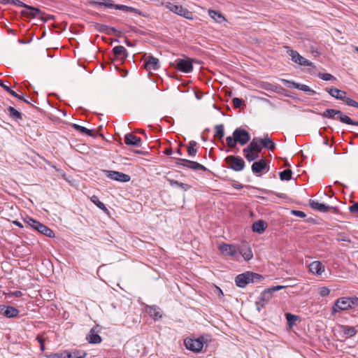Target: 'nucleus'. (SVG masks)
<instances>
[{
    "label": "nucleus",
    "instance_id": "obj_1",
    "mask_svg": "<svg viewBox=\"0 0 358 358\" xmlns=\"http://www.w3.org/2000/svg\"><path fill=\"white\" fill-rule=\"evenodd\" d=\"M250 140V134L245 129L238 127L232 134V136L226 138V143L229 148H234L238 143L241 145L247 144Z\"/></svg>",
    "mask_w": 358,
    "mask_h": 358
},
{
    "label": "nucleus",
    "instance_id": "obj_2",
    "mask_svg": "<svg viewBox=\"0 0 358 358\" xmlns=\"http://www.w3.org/2000/svg\"><path fill=\"white\" fill-rule=\"evenodd\" d=\"M325 91L336 99L343 101L348 106L358 108V102L350 97H347L346 92L345 91L338 90L335 87L326 88Z\"/></svg>",
    "mask_w": 358,
    "mask_h": 358
},
{
    "label": "nucleus",
    "instance_id": "obj_3",
    "mask_svg": "<svg viewBox=\"0 0 358 358\" xmlns=\"http://www.w3.org/2000/svg\"><path fill=\"white\" fill-rule=\"evenodd\" d=\"M25 222L29 226H30L31 228L36 230L41 234L50 238L55 236L54 231L47 226L41 223L40 222L31 217H27L25 220Z\"/></svg>",
    "mask_w": 358,
    "mask_h": 358
},
{
    "label": "nucleus",
    "instance_id": "obj_4",
    "mask_svg": "<svg viewBox=\"0 0 358 358\" xmlns=\"http://www.w3.org/2000/svg\"><path fill=\"white\" fill-rule=\"evenodd\" d=\"M24 8H26V10H23L21 11V15L24 17L31 18L38 17L44 22H46L49 19H50V17H45V13L37 8L26 4Z\"/></svg>",
    "mask_w": 358,
    "mask_h": 358
},
{
    "label": "nucleus",
    "instance_id": "obj_5",
    "mask_svg": "<svg viewBox=\"0 0 358 358\" xmlns=\"http://www.w3.org/2000/svg\"><path fill=\"white\" fill-rule=\"evenodd\" d=\"M228 167L235 171H241L244 169L245 163L239 156L229 155L225 158Z\"/></svg>",
    "mask_w": 358,
    "mask_h": 358
},
{
    "label": "nucleus",
    "instance_id": "obj_6",
    "mask_svg": "<svg viewBox=\"0 0 358 358\" xmlns=\"http://www.w3.org/2000/svg\"><path fill=\"white\" fill-rule=\"evenodd\" d=\"M329 118L339 120L342 123L358 126V122L354 121L350 117L343 113L339 110L329 108Z\"/></svg>",
    "mask_w": 358,
    "mask_h": 358
},
{
    "label": "nucleus",
    "instance_id": "obj_7",
    "mask_svg": "<svg viewBox=\"0 0 358 358\" xmlns=\"http://www.w3.org/2000/svg\"><path fill=\"white\" fill-rule=\"evenodd\" d=\"M166 6L170 11L186 19L192 20L194 18L193 13L180 5L169 3Z\"/></svg>",
    "mask_w": 358,
    "mask_h": 358
},
{
    "label": "nucleus",
    "instance_id": "obj_8",
    "mask_svg": "<svg viewBox=\"0 0 358 358\" xmlns=\"http://www.w3.org/2000/svg\"><path fill=\"white\" fill-rule=\"evenodd\" d=\"M351 308L348 297H341L338 298L332 306L331 315H335L338 311L346 310Z\"/></svg>",
    "mask_w": 358,
    "mask_h": 358
},
{
    "label": "nucleus",
    "instance_id": "obj_9",
    "mask_svg": "<svg viewBox=\"0 0 358 358\" xmlns=\"http://www.w3.org/2000/svg\"><path fill=\"white\" fill-rule=\"evenodd\" d=\"M105 176L115 181L127 182L131 180V177L122 172L116 171H109V170H103Z\"/></svg>",
    "mask_w": 358,
    "mask_h": 358
},
{
    "label": "nucleus",
    "instance_id": "obj_10",
    "mask_svg": "<svg viewBox=\"0 0 358 358\" xmlns=\"http://www.w3.org/2000/svg\"><path fill=\"white\" fill-rule=\"evenodd\" d=\"M176 164L178 166H182L189 168V169L194 170V171H199V170H201L203 171H208V169L206 166H203L202 164H201L196 162L191 161V160L186 159H181V158L178 159L177 162H176Z\"/></svg>",
    "mask_w": 358,
    "mask_h": 358
},
{
    "label": "nucleus",
    "instance_id": "obj_11",
    "mask_svg": "<svg viewBox=\"0 0 358 358\" xmlns=\"http://www.w3.org/2000/svg\"><path fill=\"white\" fill-rule=\"evenodd\" d=\"M272 296L273 294L268 288L261 292L257 298V301L255 302L257 310L260 311L268 303Z\"/></svg>",
    "mask_w": 358,
    "mask_h": 358
},
{
    "label": "nucleus",
    "instance_id": "obj_12",
    "mask_svg": "<svg viewBox=\"0 0 358 358\" xmlns=\"http://www.w3.org/2000/svg\"><path fill=\"white\" fill-rule=\"evenodd\" d=\"M176 68L183 73H189L193 70V64L189 58L178 59L176 60Z\"/></svg>",
    "mask_w": 358,
    "mask_h": 358
},
{
    "label": "nucleus",
    "instance_id": "obj_13",
    "mask_svg": "<svg viewBox=\"0 0 358 358\" xmlns=\"http://www.w3.org/2000/svg\"><path fill=\"white\" fill-rule=\"evenodd\" d=\"M184 343L187 350L196 352H200L203 346L202 338H186Z\"/></svg>",
    "mask_w": 358,
    "mask_h": 358
},
{
    "label": "nucleus",
    "instance_id": "obj_14",
    "mask_svg": "<svg viewBox=\"0 0 358 358\" xmlns=\"http://www.w3.org/2000/svg\"><path fill=\"white\" fill-rule=\"evenodd\" d=\"M99 327L98 325L92 327L89 334L87 336L86 339L90 344H99L102 341L101 337L99 334Z\"/></svg>",
    "mask_w": 358,
    "mask_h": 358
},
{
    "label": "nucleus",
    "instance_id": "obj_15",
    "mask_svg": "<svg viewBox=\"0 0 358 358\" xmlns=\"http://www.w3.org/2000/svg\"><path fill=\"white\" fill-rule=\"evenodd\" d=\"M262 150V143L260 138H254L250 144L245 148L243 151V152H257L260 153Z\"/></svg>",
    "mask_w": 358,
    "mask_h": 358
},
{
    "label": "nucleus",
    "instance_id": "obj_16",
    "mask_svg": "<svg viewBox=\"0 0 358 358\" xmlns=\"http://www.w3.org/2000/svg\"><path fill=\"white\" fill-rule=\"evenodd\" d=\"M219 250L226 256L236 257L237 255L236 246L231 244L222 243L220 245Z\"/></svg>",
    "mask_w": 358,
    "mask_h": 358
},
{
    "label": "nucleus",
    "instance_id": "obj_17",
    "mask_svg": "<svg viewBox=\"0 0 358 358\" xmlns=\"http://www.w3.org/2000/svg\"><path fill=\"white\" fill-rule=\"evenodd\" d=\"M143 66L146 70H157L160 67L158 59L152 55L145 57Z\"/></svg>",
    "mask_w": 358,
    "mask_h": 358
},
{
    "label": "nucleus",
    "instance_id": "obj_18",
    "mask_svg": "<svg viewBox=\"0 0 358 358\" xmlns=\"http://www.w3.org/2000/svg\"><path fill=\"white\" fill-rule=\"evenodd\" d=\"M309 205L311 208L316 210L317 211L322 212V213L328 212L331 209H334V210H336V208L327 206L324 203H319L317 201L313 200V199L309 200Z\"/></svg>",
    "mask_w": 358,
    "mask_h": 358
},
{
    "label": "nucleus",
    "instance_id": "obj_19",
    "mask_svg": "<svg viewBox=\"0 0 358 358\" xmlns=\"http://www.w3.org/2000/svg\"><path fill=\"white\" fill-rule=\"evenodd\" d=\"M308 267L310 272L317 275H321L325 271L324 266L320 261L311 262Z\"/></svg>",
    "mask_w": 358,
    "mask_h": 358
},
{
    "label": "nucleus",
    "instance_id": "obj_20",
    "mask_svg": "<svg viewBox=\"0 0 358 358\" xmlns=\"http://www.w3.org/2000/svg\"><path fill=\"white\" fill-rule=\"evenodd\" d=\"M124 143L127 145L141 147V139L132 133L127 134L124 136Z\"/></svg>",
    "mask_w": 358,
    "mask_h": 358
},
{
    "label": "nucleus",
    "instance_id": "obj_21",
    "mask_svg": "<svg viewBox=\"0 0 358 358\" xmlns=\"http://www.w3.org/2000/svg\"><path fill=\"white\" fill-rule=\"evenodd\" d=\"M247 274L248 271L239 274L235 278L236 286L243 288L250 283V278Z\"/></svg>",
    "mask_w": 358,
    "mask_h": 358
},
{
    "label": "nucleus",
    "instance_id": "obj_22",
    "mask_svg": "<svg viewBox=\"0 0 358 358\" xmlns=\"http://www.w3.org/2000/svg\"><path fill=\"white\" fill-rule=\"evenodd\" d=\"M113 52L117 59L124 60L127 56V51L124 46L117 45L113 48Z\"/></svg>",
    "mask_w": 358,
    "mask_h": 358
},
{
    "label": "nucleus",
    "instance_id": "obj_23",
    "mask_svg": "<svg viewBox=\"0 0 358 358\" xmlns=\"http://www.w3.org/2000/svg\"><path fill=\"white\" fill-rule=\"evenodd\" d=\"M266 162L264 159H261L252 164L251 169L254 173H259L266 168Z\"/></svg>",
    "mask_w": 358,
    "mask_h": 358
},
{
    "label": "nucleus",
    "instance_id": "obj_24",
    "mask_svg": "<svg viewBox=\"0 0 358 358\" xmlns=\"http://www.w3.org/2000/svg\"><path fill=\"white\" fill-rule=\"evenodd\" d=\"M267 227V224L263 220H257L252 225V229L254 232L262 234L264 232Z\"/></svg>",
    "mask_w": 358,
    "mask_h": 358
},
{
    "label": "nucleus",
    "instance_id": "obj_25",
    "mask_svg": "<svg viewBox=\"0 0 358 358\" xmlns=\"http://www.w3.org/2000/svg\"><path fill=\"white\" fill-rule=\"evenodd\" d=\"M262 147H264L269 150H273L275 148V143L273 140L267 136L264 138H260Z\"/></svg>",
    "mask_w": 358,
    "mask_h": 358
},
{
    "label": "nucleus",
    "instance_id": "obj_26",
    "mask_svg": "<svg viewBox=\"0 0 358 358\" xmlns=\"http://www.w3.org/2000/svg\"><path fill=\"white\" fill-rule=\"evenodd\" d=\"M168 181L171 187H177L182 189L184 192L189 190L191 186L187 183H183L173 179H168Z\"/></svg>",
    "mask_w": 358,
    "mask_h": 358
},
{
    "label": "nucleus",
    "instance_id": "obj_27",
    "mask_svg": "<svg viewBox=\"0 0 358 358\" xmlns=\"http://www.w3.org/2000/svg\"><path fill=\"white\" fill-rule=\"evenodd\" d=\"M20 311L15 307L7 306L3 312V315L8 318H13L19 315Z\"/></svg>",
    "mask_w": 358,
    "mask_h": 358
},
{
    "label": "nucleus",
    "instance_id": "obj_28",
    "mask_svg": "<svg viewBox=\"0 0 358 358\" xmlns=\"http://www.w3.org/2000/svg\"><path fill=\"white\" fill-rule=\"evenodd\" d=\"M9 117L15 121L22 120V114L12 106L8 108Z\"/></svg>",
    "mask_w": 358,
    "mask_h": 358
},
{
    "label": "nucleus",
    "instance_id": "obj_29",
    "mask_svg": "<svg viewBox=\"0 0 358 358\" xmlns=\"http://www.w3.org/2000/svg\"><path fill=\"white\" fill-rule=\"evenodd\" d=\"M91 4L108 8H113L114 6V3H113L111 0H91Z\"/></svg>",
    "mask_w": 358,
    "mask_h": 358
},
{
    "label": "nucleus",
    "instance_id": "obj_30",
    "mask_svg": "<svg viewBox=\"0 0 358 358\" xmlns=\"http://www.w3.org/2000/svg\"><path fill=\"white\" fill-rule=\"evenodd\" d=\"M285 48L287 50L286 52L287 55L291 57L292 60L298 64L300 58H301V55H300L297 51L291 49L289 46H285Z\"/></svg>",
    "mask_w": 358,
    "mask_h": 358
},
{
    "label": "nucleus",
    "instance_id": "obj_31",
    "mask_svg": "<svg viewBox=\"0 0 358 358\" xmlns=\"http://www.w3.org/2000/svg\"><path fill=\"white\" fill-rule=\"evenodd\" d=\"M0 86L4 89L7 92H8L13 96L18 99H22V96L17 94L15 91L10 88V86L8 84H6L5 82L0 79Z\"/></svg>",
    "mask_w": 358,
    "mask_h": 358
},
{
    "label": "nucleus",
    "instance_id": "obj_32",
    "mask_svg": "<svg viewBox=\"0 0 358 358\" xmlns=\"http://www.w3.org/2000/svg\"><path fill=\"white\" fill-rule=\"evenodd\" d=\"M342 331L343 334L347 336V337H352L357 334V330L354 327H350L348 325H342L341 327Z\"/></svg>",
    "mask_w": 358,
    "mask_h": 358
},
{
    "label": "nucleus",
    "instance_id": "obj_33",
    "mask_svg": "<svg viewBox=\"0 0 358 358\" xmlns=\"http://www.w3.org/2000/svg\"><path fill=\"white\" fill-rule=\"evenodd\" d=\"M72 127L80 133L85 134L89 136H94V132L92 130L88 129L85 127L80 126L77 124H73Z\"/></svg>",
    "mask_w": 358,
    "mask_h": 358
},
{
    "label": "nucleus",
    "instance_id": "obj_34",
    "mask_svg": "<svg viewBox=\"0 0 358 358\" xmlns=\"http://www.w3.org/2000/svg\"><path fill=\"white\" fill-rule=\"evenodd\" d=\"M209 15L211 18H213L215 22L218 23H221L225 20L224 16L219 12L209 10Z\"/></svg>",
    "mask_w": 358,
    "mask_h": 358
},
{
    "label": "nucleus",
    "instance_id": "obj_35",
    "mask_svg": "<svg viewBox=\"0 0 358 358\" xmlns=\"http://www.w3.org/2000/svg\"><path fill=\"white\" fill-rule=\"evenodd\" d=\"M285 317H286V320H287V325L289 327H292L294 325H295L296 322L297 320H299V316L293 315V314L289 313H287L285 314Z\"/></svg>",
    "mask_w": 358,
    "mask_h": 358
},
{
    "label": "nucleus",
    "instance_id": "obj_36",
    "mask_svg": "<svg viewBox=\"0 0 358 358\" xmlns=\"http://www.w3.org/2000/svg\"><path fill=\"white\" fill-rule=\"evenodd\" d=\"M197 143L195 141H190L187 146V153L190 157H194L196 155Z\"/></svg>",
    "mask_w": 358,
    "mask_h": 358
},
{
    "label": "nucleus",
    "instance_id": "obj_37",
    "mask_svg": "<svg viewBox=\"0 0 358 358\" xmlns=\"http://www.w3.org/2000/svg\"><path fill=\"white\" fill-rule=\"evenodd\" d=\"M247 275L250 278V283L259 282L264 279V277L263 275L251 271H248V274Z\"/></svg>",
    "mask_w": 358,
    "mask_h": 358
},
{
    "label": "nucleus",
    "instance_id": "obj_38",
    "mask_svg": "<svg viewBox=\"0 0 358 358\" xmlns=\"http://www.w3.org/2000/svg\"><path fill=\"white\" fill-rule=\"evenodd\" d=\"M148 313L155 320L162 317V315L159 311V308L156 306H150L148 308Z\"/></svg>",
    "mask_w": 358,
    "mask_h": 358
},
{
    "label": "nucleus",
    "instance_id": "obj_39",
    "mask_svg": "<svg viewBox=\"0 0 358 358\" xmlns=\"http://www.w3.org/2000/svg\"><path fill=\"white\" fill-rule=\"evenodd\" d=\"M224 136V129L223 124H217L215 127V138L222 139Z\"/></svg>",
    "mask_w": 358,
    "mask_h": 358
},
{
    "label": "nucleus",
    "instance_id": "obj_40",
    "mask_svg": "<svg viewBox=\"0 0 358 358\" xmlns=\"http://www.w3.org/2000/svg\"><path fill=\"white\" fill-rule=\"evenodd\" d=\"M292 171L291 169H285L279 173L281 180H289L292 178Z\"/></svg>",
    "mask_w": 358,
    "mask_h": 358
},
{
    "label": "nucleus",
    "instance_id": "obj_41",
    "mask_svg": "<svg viewBox=\"0 0 358 358\" xmlns=\"http://www.w3.org/2000/svg\"><path fill=\"white\" fill-rule=\"evenodd\" d=\"M297 89L307 93L308 95H310V96L316 94V92L315 90H312L308 85H304V84L299 83Z\"/></svg>",
    "mask_w": 358,
    "mask_h": 358
},
{
    "label": "nucleus",
    "instance_id": "obj_42",
    "mask_svg": "<svg viewBox=\"0 0 358 358\" xmlns=\"http://www.w3.org/2000/svg\"><path fill=\"white\" fill-rule=\"evenodd\" d=\"M91 201L93 203H94L99 208L103 210L105 212L108 211V209L106 208V207L105 206L103 203H102L101 201H99L98 196L93 195L91 197Z\"/></svg>",
    "mask_w": 358,
    "mask_h": 358
},
{
    "label": "nucleus",
    "instance_id": "obj_43",
    "mask_svg": "<svg viewBox=\"0 0 358 358\" xmlns=\"http://www.w3.org/2000/svg\"><path fill=\"white\" fill-rule=\"evenodd\" d=\"M245 155V158L248 161V162H252L254 160H255L256 159H257L259 157V153H257V152H244Z\"/></svg>",
    "mask_w": 358,
    "mask_h": 358
},
{
    "label": "nucleus",
    "instance_id": "obj_44",
    "mask_svg": "<svg viewBox=\"0 0 358 358\" xmlns=\"http://www.w3.org/2000/svg\"><path fill=\"white\" fill-rule=\"evenodd\" d=\"M318 76L322 80H326V81L336 80V78L334 76H332L331 74L328 73H320L318 74Z\"/></svg>",
    "mask_w": 358,
    "mask_h": 358
},
{
    "label": "nucleus",
    "instance_id": "obj_45",
    "mask_svg": "<svg viewBox=\"0 0 358 358\" xmlns=\"http://www.w3.org/2000/svg\"><path fill=\"white\" fill-rule=\"evenodd\" d=\"M282 83L287 87H289V88H294V89H297V87H298V84L297 83H295L294 81H292V80H286V79H282Z\"/></svg>",
    "mask_w": 358,
    "mask_h": 358
},
{
    "label": "nucleus",
    "instance_id": "obj_46",
    "mask_svg": "<svg viewBox=\"0 0 358 358\" xmlns=\"http://www.w3.org/2000/svg\"><path fill=\"white\" fill-rule=\"evenodd\" d=\"M71 352L73 358H84L87 355V352L80 350H75Z\"/></svg>",
    "mask_w": 358,
    "mask_h": 358
},
{
    "label": "nucleus",
    "instance_id": "obj_47",
    "mask_svg": "<svg viewBox=\"0 0 358 358\" xmlns=\"http://www.w3.org/2000/svg\"><path fill=\"white\" fill-rule=\"evenodd\" d=\"M94 29L96 31L106 34L107 25L103 24L96 23L94 24Z\"/></svg>",
    "mask_w": 358,
    "mask_h": 358
},
{
    "label": "nucleus",
    "instance_id": "obj_48",
    "mask_svg": "<svg viewBox=\"0 0 358 358\" xmlns=\"http://www.w3.org/2000/svg\"><path fill=\"white\" fill-rule=\"evenodd\" d=\"M298 64L301 66H314L313 63L301 56Z\"/></svg>",
    "mask_w": 358,
    "mask_h": 358
},
{
    "label": "nucleus",
    "instance_id": "obj_49",
    "mask_svg": "<svg viewBox=\"0 0 358 358\" xmlns=\"http://www.w3.org/2000/svg\"><path fill=\"white\" fill-rule=\"evenodd\" d=\"M262 192L264 193H265V194H274V195H275L278 197L281 198V199H286L287 198L286 194H285L283 193H276V192H274L273 191L266 190V189H264V190H262Z\"/></svg>",
    "mask_w": 358,
    "mask_h": 358
},
{
    "label": "nucleus",
    "instance_id": "obj_50",
    "mask_svg": "<svg viewBox=\"0 0 358 358\" xmlns=\"http://www.w3.org/2000/svg\"><path fill=\"white\" fill-rule=\"evenodd\" d=\"M330 289L327 287H322L320 288L319 294L321 296H327L329 294Z\"/></svg>",
    "mask_w": 358,
    "mask_h": 358
},
{
    "label": "nucleus",
    "instance_id": "obj_51",
    "mask_svg": "<svg viewBox=\"0 0 358 358\" xmlns=\"http://www.w3.org/2000/svg\"><path fill=\"white\" fill-rule=\"evenodd\" d=\"M242 256L245 261H249L252 258L253 254L251 250L248 249L247 251L242 254Z\"/></svg>",
    "mask_w": 358,
    "mask_h": 358
},
{
    "label": "nucleus",
    "instance_id": "obj_52",
    "mask_svg": "<svg viewBox=\"0 0 358 358\" xmlns=\"http://www.w3.org/2000/svg\"><path fill=\"white\" fill-rule=\"evenodd\" d=\"M233 105L235 108H240L243 104V100L241 99L235 97L232 99Z\"/></svg>",
    "mask_w": 358,
    "mask_h": 358
},
{
    "label": "nucleus",
    "instance_id": "obj_53",
    "mask_svg": "<svg viewBox=\"0 0 358 358\" xmlns=\"http://www.w3.org/2000/svg\"><path fill=\"white\" fill-rule=\"evenodd\" d=\"M348 300L350 301V304L352 308L354 306H358V297H357L355 296H352V297H348Z\"/></svg>",
    "mask_w": 358,
    "mask_h": 358
},
{
    "label": "nucleus",
    "instance_id": "obj_54",
    "mask_svg": "<svg viewBox=\"0 0 358 358\" xmlns=\"http://www.w3.org/2000/svg\"><path fill=\"white\" fill-rule=\"evenodd\" d=\"M349 210L352 213L358 215V203H354L352 206H349Z\"/></svg>",
    "mask_w": 358,
    "mask_h": 358
},
{
    "label": "nucleus",
    "instance_id": "obj_55",
    "mask_svg": "<svg viewBox=\"0 0 358 358\" xmlns=\"http://www.w3.org/2000/svg\"><path fill=\"white\" fill-rule=\"evenodd\" d=\"M9 3L14 5V6L23 7V8H24V6H26V3H23L22 1H21L20 0H10Z\"/></svg>",
    "mask_w": 358,
    "mask_h": 358
},
{
    "label": "nucleus",
    "instance_id": "obj_56",
    "mask_svg": "<svg viewBox=\"0 0 358 358\" xmlns=\"http://www.w3.org/2000/svg\"><path fill=\"white\" fill-rule=\"evenodd\" d=\"M113 8H115L117 10H121L124 12H128L129 6H125V5L114 4V6Z\"/></svg>",
    "mask_w": 358,
    "mask_h": 358
},
{
    "label": "nucleus",
    "instance_id": "obj_57",
    "mask_svg": "<svg viewBox=\"0 0 358 358\" xmlns=\"http://www.w3.org/2000/svg\"><path fill=\"white\" fill-rule=\"evenodd\" d=\"M292 214L294 215H296L297 217H302V218L306 217V213L301 210H292Z\"/></svg>",
    "mask_w": 358,
    "mask_h": 358
},
{
    "label": "nucleus",
    "instance_id": "obj_58",
    "mask_svg": "<svg viewBox=\"0 0 358 358\" xmlns=\"http://www.w3.org/2000/svg\"><path fill=\"white\" fill-rule=\"evenodd\" d=\"M337 241H345V242H348V243L351 242V241L349 238V237H348L345 235H340L339 237L337 238Z\"/></svg>",
    "mask_w": 358,
    "mask_h": 358
},
{
    "label": "nucleus",
    "instance_id": "obj_59",
    "mask_svg": "<svg viewBox=\"0 0 358 358\" xmlns=\"http://www.w3.org/2000/svg\"><path fill=\"white\" fill-rule=\"evenodd\" d=\"M285 287L284 286H282V285H277V286H273V287H271L269 289V290L271 291V292L272 294H273V292H276V291H279V290H281L284 288Z\"/></svg>",
    "mask_w": 358,
    "mask_h": 358
},
{
    "label": "nucleus",
    "instance_id": "obj_60",
    "mask_svg": "<svg viewBox=\"0 0 358 358\" xmlns=\"http://www.w3.org/2000/svg\"><path fill=\"white\" fill-rule=\"evenodd\" d=\"M48 357L50 358H63L64 357V354L63 352L62 353H52L50 354Z\"/></svg>",
    "mask_w": 358,
    "mask_h": 358
},
{
    "label": "nucleus",
    "instance_id": "obj_61",
    "mask_svg": "<svg viewBox=\"0 0 358 358\" xmlns=\"http://www.w3.org/2000/svg\"><path fill=\"white\" fill-rule=\"evenodd\" d=\"M36 340L38 341V342L40 343V348H41V350L42 351L44 350L45 349V346H44V340L41 338L40 336H37L36 337Z\"/></svg>",
    "mask_w": 358,
    "mask_h": 358
},
{
    "label": "nucleus",
    "instance_id": "obj_62",
    "mask_svg": "<svg viewBox=\"0 0 358 358\" xmlns=\"http://www.w3.org/2000/svg\"><path fill=\"white\" fill-rule=\"evenodd\" d=\"M115 32H116L115 28L110 27L107 26L106 34L112 35V34H115Z\"/></svg>",
    "mask_w": 358,
    "mask_h": 358
},
{
    "label": "nucleus",
    "instance_id": "obj_63",
    "mask_svg": "<svg viewBox=\"0 0 358 358\" xmlns=\"http://www.w3.org/2000/svg\"><path fill=\"white\" fill-rule=\"evenodd\" d=\"M128 12L134 13H136L138 15H141V12L138 9L133 8V7H129V6Z\"/></svg>",
    "mask_w": 358,
    "mask_h": 358
},
{
    "label": "nucleus",
    "instance_id": "obj_64",
    "mask_svg": "<svg viewBox=\"0 0 358 358\" xmlns=\"http://www.w3.org/2000/svg\"><path fill=\"white\" fill-rule=\"evenodd\" d=\"M64 357L63 358H73L72 352L69 351H64Z\"/></svg>",
    "mask_w": 358,
    "mask_h": 358
}]
</instances>
